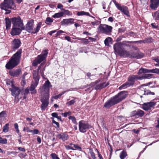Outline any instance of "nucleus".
<instances>
[{
	"instance_id": "27",
	"label": "nucleus",
	"mask_w": 159,
	"mask_h": 159,
	"mask_svg": "<svg viewBox=\"0 0 159 159\" xmlns=\"http://www.w3.org/2000/svg\"><path fill=\"white\" fill-rule=\"evenodd\" d=\"M78 16L85 15L87 16H91L93 18H94L93 17L91 16L90 15V14L89 12H85L84 11H78L77 14Z\"/></svg>"
},
{
	"instance_id": "52",
	"label": "nucleus",
	"mask_w": 159,
	"mask_h": 159,
	"mask_svg": "<svg viewBox=\"0 0 159 159\" xmlns=\"http://www.w3.org/2000/svg\"><path fill=\"white\" fill-rule=\"evenodd\" d=\"M70 112H65V113H62V116H63L65 117H66L67 116V115L70 114Z\"/></svg>"
},
{
	"instance_id": "45",
	"label": "nucleus",
	"mask_w": 159,
	"mask_h": 159,
	"mask_svg": "<svg viewBox=\"0 0 159 159\" xmlns=\"http://www.w3.org/2000/svg\"><path fill=\"white\" fill-rule=\"evenodd\" d=\"M33 134H37L39 133V131L37 129H34L32 130Z\"/></svg>"
},
{
	"instance_id": "9",
	"label": "nucleus",
	"mask_w": 159,
	"mask_h": 159,
	"mask_svg": "<svg viewBox=\"0 0 159 159\" xmlns=\"http://www.w3.org/2000/svg\"><path fill=\"white\" fill-rule=\"evenodd\" d=\"M115 5L117 8L123 13L124 14L128 17L130 16L128 9L124 5L121 6L120 4L117 2L115 3Z\"/></svg>"
},
{
	"instance_id": "34",
	"label": "nucleus",
	"mask_w": 159,
	"mask_h": 159,
	"mask_svg": "<svg viewBox=\"0 0 159 159\" xmlns=\"http://www.w3.org/2000/svg\"><path fill=\"white\" fill-rule=\"evenodd\" d=\"M9 124L8 123L6 124L3 127V131L4 132H7L8 131Z\"/></svg>"
},
{
	"instance_id": "4",
	"label": "nucleus",
	"mask_w": 159,
	"mask_h": 159,
	"mask_svg": "<svg viewBox=\"0 0 159 159\" xmlns=\"http://www.w3.org/2000/svg\"><path fill=\"white\" fill-rule=\"evenodd\" d=\"M12 21L13 26L11 34L12 35H18L24 29L22 21L20 18H14L12 19Z\"/></svg>"
},
{
	"instance_id": "64",
	"label": "nucleus",
	"mask_w": 159,
	"mask_h": 159,
	"mask_svg": "<svg viewBox=\"0 0 159 159\" xmlns=\"http://www.w3.org/2000/svg\"><path fill=\"white\" fill-rule=\"evenodd\" d=\"M134 133L136 134H138L139 132V131L138 130H136L135 129H134L133 130Z\"/></svg>"
},
{
	"instance_id": "55",
	"label": "nucleus",
	"mask_w": 159,
	"mask_h": 159,
	"mask_svg": "<svg viewBox=\"0 0 159 159\" xmlns=\"http://www.w3.org/2000/svg\"><path fill=\"white\" fill-rule=\"evenodd\" d=\"M111 40H104V43L106 45L109 46V41H111Z\"/></svg>"
},
{
	"instance_id": "3",
	"label": "nucleus",
	"mask_w": 159,
	"mask_h": 159,
	"mask_svg": "<svg viewBox=\"0 0 159 159\" xmlns=\"http://www.w3.org/2000/svg\"><path fill=\"white\" fill-rule=\"evenodd\" d=\"M151 72L159 74V69H155L151 70L142 68L140 69L138 73V75H132L129 76L128 79V82L130 85L132 86L134 84L135 81L138 80H141L140 75L144 73Z\"/></svg>"
},
{
	"instance_id": "5",
	"label": "nucleus",
	"mask_w": 159,
	"mask_h": 159,
	"mask_svg": "<svg viewBox=\"0 0 159 159\" xmlns=\"http://www.w3.org/2000/svg\"><path fill=\"white\" fill-rule=\"evenodd\" d=\"M21 52L22 50L20 49L13 55L6 65L7 69H12L18 65L20 60Z\"/></svg>"
},
{
	"instance_id": "6",
	"label": "nucleus",
	"mask_w": 159,
	"mask_h": 159,
	"mask_svg": "<svg viewBox=\"0 0 159 159\" xmlns=\"http://www.w3.org/2000/svg\"><path fill=\"white\" fill-rule=\"evenodd\" d=\"M0 7L2 9L6 11V14L11 13V11L8 9L15 10L16 9L13 0H4L3 2L1 3Z\"/></svg>"
},
{
	"instance_id": "10",
	"label": "nucleus",
	"mask_w": 159,
	"mask_h": 159,
	"mask_svg": "<svg viewBox=\"0 0 159 159\" xmlns=\"http://www.w3.org/2000/svg\"><path fill=\"white\" fill-rule=\"evenodd\" d=\"M126 97V92L125 91H122L113 97L117 103L124 99Z\"/></svg>"
},
{
	"instance_id": "62",
	"label": "nucleus",
	"mask_w": 159,
	"mask_h": 159,
	"mask_svg": "<svg viewBox=\"0 0 159 159\" xmlns=\"http://www.w3.org/2000/svg\"><path fill=\"white\" fill-rule=\"evenodd\" d=\"M108 21H110V22H112L113 21V18L112 17H110L108 19Z\"/></svg>"
},
{
	"instance_id": "53",
	"label": "nucleus",
	"mask_w": 159,
	"mask_h": 159,
	"mask_svg": "<svg viewBox=\"0 0 159 159\" xmlns=\"http://www.w3.org/2000/svg\"><path fill=\"white\" fill-rule=\"evenodd\" d=\"M52 116L57 118V117L58 115L57 113H53L51 114Z\"/></svg>"
},
{
	"instance_id": "33",
	"label": "nucleus",
	"mask_w": 159,
	"mask_h": 159,
	"mask_svg": "<svg viewBox=\"0 0 159 159\" xmlns=\"http://www.w3.org/2000/svg\"><path fill=\"white\" fill-rule=\"evenodd\" d=\"M144 112L143 111L140 110H137V116L139 117H142L144 115Z\"/></svg>"
},
{
	"instance_id": "1",
	"label": "nucleus",
	"mask_w": 159,
	"mask_h": 159,
	"mask_svg": "<svg viewBox=\"0 0 159 159\" xmlns=\"http://www.w3.org/2000/svg\"><path fill=\"white\" fill-rule=\"evenodd\" d=\"M131 43L129 42L123 43H117L114 46V50L117 53L124 57H128L137 59L143 57V53L135 52L134 50L136 49V47L131 44Z\"/></svg>"
},
{
	"instance_id": "30",
	"label": "nucleus",
	"mask_w": 159,
	"mask_h": 159,
	"mask_svg": "<svg viewBox=\"0 0 159 159\" xmlns=\"http://www.w3.org/2000/svg\"><path fill=\"white\" fill-rule=\"evenodd\" d=\"M130 86L129 83L127 81L125 84H123L121 86L119 87V89H121L123 88H126L129 87Z\"/></svg>"
},
{
	"instance_id": "39",
	"label": "nucleus",
	"mask_w": 159,
	"mask_h": 159,
	"mask_svg": "<svg viewBox=\"0 0 159 159\" xmlns=\"http://www.w3.org/2000/svg\"><path fill=\"white\" fill-rule=\"evenodd\" d=\"M51 156L52 159H60V158L57 157V156L54 153H52L51 154Z\"/></svg>"
},
{
	"instance_id": "17",
	"label": "nucleus",
	"mask_w": 159,
	"mask_h": 159,
	"mask_svg": "<svg viewBox=\"0 0 159 159\" xmlns=\"http://www.w3.org/2000/svg\"><path fill=\"white\" fill-rule=\"evenodd\" d=\"M42 64H41L38 67L37 70H34L33 72V78L35 82H39V76L38 75V72L39 70L40 69Z\"/></svg>"
},
{
	"instance_id": "63",
	"label": "nucleus",
	"mask_w": 159,
	"mask_h": 159,
	"mask_svg": "<svg viewBox=\"0 0 159 159\" xmlns=\"http://www.w3.org/2000/svg\"><path fill=\"white\" fill-rule=\"evenodd\" d=\"M56 30H53V31H50V32L49 33V34L50 35H52V34L55 33L56 32Z\"/></svg>"
},
{
	"instance_id": "7",
	"label": "nucleus",
	"mask_w": 159,
	"mask_h": 159,
	"mask_svg": "<svg viewBox=\"0 0 159 159\" xmlns=\"http://www.w3.org/2000/svg\"><path fill=\"white\" fill-rule=\"evenodd\" d=\"M112 27L105 24H101L97 28V32L109 35L111 34Z\"/></svg>"
},
{
	"instance_id": "60",
	"label": "nucleus",
	"mask_w": 159,
	"mask_h": 159,
	"mask_svg": "<svg viewBox=\"0 0 159 159\" xmlns=\"http://www.w3.org/2000/svg\"><path fill=\"white\" fill-rule=\"evenodd\" d=\"M11 154H12L13 155H15L16 153L15 152H7V154L8 155H10Z\"/></svg>"
},
{
	"instance_id": "24",
	"label": "nucleus",
	"mask_w": 159,
	"mask_h": 159,
	"mask_svg": "<svg viewBox=\"0 0 159 159\" xmlns=\"http://www.w3.org/2000/svg\"><path fill=\"white\" fill-rule=\"evenodd\" d=\"M109 84V83H103L96 86L95 89L96 90L102 89Z\"/></svg>"
},
{
	"instance_id": "43",
	"label": "nucleus",
	"mask_w": 159,
	"mask_h": 159,
	"mask_svg": "<svg viewBox=\"0 0 159 159\" xmlns=\"http://www.w3.org/2000/svg\"><path fill=\"white\" fill-rule=\"evenodd\" d=\"M91 24L93 25H97L98 24V20H95L94 21L91 22Z\"/></svg>"
},
{
	"instance_id": "29",
	"label": "nucleus",
	"mask_w": 159,
	"mask_h": 159,
	"mask_svg": "<svg viewBox=\"0 0 159 159\" xmlns=\"http://www.w3.org/2000/svg\"><path fill=\"white\" fill-rule=\"evenodd\" d=\"M64 15V13L62 12H58L56 13L52 16V17L54 18H58Z\"/></svg>"
},
{
	"instance_id": "23",
	"label": "nucleus",
	"mask_w": 159,
	"mask_h": 159,
	"mask_svg": "<svg viewBox=\"0 0 159 159\" xmlns=\"http://www.w3.org/2000/svg\"><path fill=\"white\" fill-rule=\"evenodd\" d=\"M20 40H13L12 44L13 49H17L20 47Z\"/></svg>"
},
{
	"instance_id": "8",
	"label": "nucleus",
	"mask_w": 159,
	"mask_h": 159,
	"mask_svg": "<svg viewBox=\"0 0 159 159\" xmlns=\"http://www.w3.org/2000/svg\"><path fill=\"white\" fill-rule=\"evenodd\" d=\"M79 127L80 132L82 133H85L87 129L92 127L87 122L84 120H81L79 122Z\"/></svg>"
},
{
	"instance_id": "18",
	"label": "nucleus",
	"mask_w": 159,
	"mask_h": 159,
	"mask_svg": "<svg viewBox=\"0 0 159 159\" xmlns=\"http://www.w3.org/2000/svg\"><path fill=\"white\" fill-rule=\"evenodd\" d=\"M21 72V70L20 69L9 71L10 75L14 77H17L20 74Z\"/></svg>"
},
{
	"instance_id": "20",
	"label": "nucleus",
	"mask_w": 159,
	"mask_h": 159,
	"mask_svg": "<svg viewBox=\"0 0 159 159\" xmlns=\"http://www.w3.org/2000/svg\"><path fill=\"white\" fill-rule=\"evenodd\" d=\"M7 114L5 111H3L0 113V124L1 125L3 121L6 119Z\"/></svg>"
},
{
	"instance_id": "25",
	"label": "nucleus",
	"mask_w": 159,
	"mask_h": 159,
	"mask_svg": "<svg viewBox=\"0 0 159 159\" xmlns=\"http://www.w3.org/2000/svg\"><path fill=\"white\" fill-rule=\"evenodd\" d=\"M6 21V29L7 30L10 28L11 21V20L8 18H6L5 19Z\"/></svg>"
},
{
	"instance_id": "48",
	"label": "nucleus",
	"mask_w": 159,
	"mask_h": 159,
	"mask_svg": "<svg viewBox=\"0 0 159 159\" xmlns=\"http://www.w3.org/2000/svg\"><path fill=\"white\" fill-rule=\"evenodd\" d=\"M65 147L66 148L67 150H74V149L71 147L69 145L66 146Z\"/></svg>"
},
{
	"instance_id": "21",
	"label": "nucleus",
	"mask_w": 159,
	"mask_h": 159,
	"mask_svg": "<svg viewBox=\"0 0 159 159\" xmlns=\"http://www.w3.org/2000/svg\"><path fill=\"white\" fill-rule=\"evenodd\" d=\"M57 137L59 139H61L63 141L67 140L69 138L68 135L64 133H61L58 134Z\"/></svg>"
},
{
	"instance_id": "57",
	"label": "nucleus",
	"mask_w": 159,
	"mask_h": 159,
	"mask_svg": "<svg viewBox=\"0 0 159 159\" xmlns=\"http://www.w3.org/2000/svg\"><path fill=\"white\" fill-rule=\"evenodd\" d=\"M64 11L65 12L66 15H68L70 14V12L69 11L67 10H66L65 9L64 10Z\"/></svg>"
},
{
	"instance_id": "49",
	"label": "nucleus",
	"mask_w": 159,
	"mask_h": 159,
	"mask_svg": "<svg viewBox=\"0 0 159 159\" xmlns=\"http://www.w3.org/2000/svg\"><path fill=\"white\" fill-rule=\"evenodd\" d=\"M63 32H64L63 31H62V30H59V31L56 33V36H58V35H60V34H61L62 33H63Z\"/></svg>"
},
{
	"instance_id": "22",
	"label": "nucleus",
	"mask_w": 159,
	"mask_h": 159,
	"mask_svg": "<svg viewBox=\"0 0 159 159\" xmlns=\"http://www.w3.org/2000/svg\"><path fill=\"white\" fill-rule=\"evenodd\" d=\"M74 19L73 18L65 19L63 20L62 23L64 25H70L74 23Z\"/></svg>"
},
{
	"instance_id": "36",
	"label": "nucleus",
	"mask_w": 159,
	"mask_h": 159,
	"mask_svg": "<svg viewBox=\"0 0 159 159\" xmlns=\"http://www.w3.org/2000/svg\"><path fill=\"white\" fill-rule=\"evenodd\" d=\"M76 98H75L74 99L71 100L69 102H67L66 103V104L68 106H70L74 104L75 102L76 101V100H75Z\"/></svg>"
},
{
	"instance_id": "28",
	"label": "nucleus",
	"mask_w": 159,
	"mask_h": 159,
	"mask_svg": "<svg viewBox=\"0 0 159 159\" xmlns=\"http://www.w3.org/2000/svg\"><path fill=\"white\" fill-rule=\"evenodd\" d=\"M127 154L125 150H123L120 154V157L121 159H124L126 156Z\"/></svg>"
},
{
	"instance_id": "58",
	"label": "nucleus",
	"mask_w": 159,
	"mask_h": 159,
	"mask_svg": "<svg viewBox=\"0 0 159 159\" xmlns=\"http://www.w3.org/2000/svg\"><path fill=\"white\" fill-rule=\"evenodd\" d=\"M18 149L22 152H25V149L24 148L22 147H19L18 148Z\"/></svg>"
},
{
	"instance_id": "32",
	"label": "nucleus",
	"mask_w": 159,
	"mask_h": 159,
	"mask_svg": "<svg viewBox=\"0 0 159 159\" xmlns=\"http://www.w3.org/2000/svg\"><path fill=\"white\" fill-rule=\"evenodd\" d=\"M42 23L41 22L39 23L37 26L36 28V29H34V33L35 34L38 32L41 26V25Z\"/></svg>"
},
{
	"instance_id": "41",
	"label": "nucleus",
	"mask_w": 159,
	"mask_h": 159,
	"mask_svg": "<svg viewBox=\"0 0 159 159\" xmlns=\"http://www.w3.org/2000/svg\"><path fill=\"white\" fill-rule=\"evenodd\" d=\"M40 63H39V61L36 59L33 61V65L34 66H36Z\"/></svg>"
},
{
	"instance_id": "2",
	"label": "nucleus",
	"mask_w": 159,
	"mask_h": 159,
	"mask_svg": "<svg viewBox=\"0 0 159 159\" xmlns=\"http://www.w3.org/2000/svg\"><path fill=\"white\" fill-rule=\"evenodd\" d=\"M50 84L49 81L47 80L39 89V92L41 96V101L42 102L41 108L42 110L45 109L49 103Z\"/></svg>"
},
{
	"instance_id": "31",
	"label": "nucleus",
	"mask_w": 159,
	"mask_h": 159,
	"mask_svg": "<svg viewBox=\"0 0 159 159\" xmlns=\"http://www.w3.org/2000/svg\"><path fill=\"white\" fill-rule=\"evenodd\" d=\"M152 16L153 18L155 20H157L159 19V11H158L155 12L154 14L152 15Z\"/></svg>"
},
{
	"instance_id": "44",
	"label": "nucleus",
	"mask_w": 159,
	"mask_h": 159,
	"mask_svg": "<svg viewBox=\"0 0 159 159\" xmlns=\"http://www.w3.org/2000/svg\"><path fill=\"white\" fill-rule=\"evenodd\" d=\"M57 7L58 8L60 9H61V10H64V9L63 8V5L60 3H59L58 4Z\"/></svg>"
},
{
	"instance_id": "51",
	"label": "nucleus",
	"mask_w": 159,
	"mask_h": 159,
	"mask_svg": "<svg viewBox=\"0 0 159 159\" xmlns=\"http://www.w3.org/2000/svg\"><path fill=\"white\" fill-rule=\"evenodd\" d=\"M137 111H133L132 113V116H137Z\"/></svg>"
},
{
	"instance_id": "59",
	"label": "nucleus",
	"mask_w": 159,
	"mask_h": 159,
	"mask_svg": "<svg viewBox=\"0 0 159 159\" xmlns=\"http://www.w3.org/2000/svg\"><path fill=\"white\" fill-rule=\"evenodd\" d=\"M29 90L28 89H26L25 91V94H27L29 93Z\"/></svg>"
},
{
	"instance_id": "61",
	"label": "nucleus",
	"mask_w": 159,
	"mask_h": 159,
	"mask_svg": "<svg viewBox=\"0 0 159 159\" xmlns=\"http://www.w3.org/2000/svg\"><path fill=\"white\" fill-rule=\"evenodd\" d=\"M14 126L15 128L16 129H17L18 128V125L16 123L14 125Z\"/></svg>"
},
{
	"instance_id": "56",
	"label": "nucleus",
	"mask_w": 159,
	"mask_h": 159,
	"mask_svg": "<svg viewBox=\"0 0 159 159\" xmlns=\"http://www.w3.org/2000/svg\"><path fill=\"white\" fill-rule=\"evenodd\" d=\"M26 131L28 132H32V130L29 129L28 127H26Z\"/></svg>"
},
{
	"instance_id": "16",
	"label": "nucleus",
	"mask_w": 159,
	"mask_h": 159,
	"mask_svg": "<svg viewBox=\"0 0 159 159\" xmlns=\"http://www.w3.org/2000/svg\"><path fill=\"white\" fill-rule=\"evenodd\" d=\"M159 6V0H151L150 7L154 10L156 9Z\"/></svg>"
},
{
	"instance_id": "37",
	"label": "nucleus",
	"mask_w": 159,
	"mask_h": 159,
	"mask_svg": "<svg viewBox=\"0 0 159 159\" xmlns=\"http://www.w3.org/2000/svg\"><path fill=\"white\" fill-rule=\"evenodd\" d=\"M53 22V20L50 17H48L45 20V23L47 24H49Z\"/></svg>"
},
{
	"instance_id": "42",
	"label": "nucleus",
	"mask_w": 159,
	"mask_h": 159,
	"mask_svg": "<svg viewBox=\"0 0 159 159\" xmlns=\"http://www.w3.org/2000/svg\"><path fill=\"white\" fill-rule=\"evenodd\" d=\"M126 28L125 27H122L119 29L118 31L120 33L124 32Z\"/></svg>"
},
{
	"instance_id": "46",
	"label": "nucleus",
	"mask_w": 159,
	"mask_h": 159,
	"mask_svg": "<svg viewBox=\"0 0 159 159\" xmlns=\"http://www.w3.org/2000/svg\"><path fill=\"white\" fill-rule=\"evenodd\" d=\"M152 26L154 28H157L158 27V25L155 23H152L151 24Z\"/></svg>"
},
{
	"instance_id": "35",
	"label": "nucleus",
	"mask_w": 159,
	"mask_h": 159,
	"mask_svg": "<svg viewBox=\"0 0 159 159\" xmlns=\"http://www.w3.org/2000/svg\"><path fill=\"white\" fill-rule=\"evenodd\" d=\"M7 140L6 139H3L0 137V143L6 144L7 143Z\"/></svg>"
},
{
	"instance_id": "14",
	"label": "nucleus",
	"mask_w": 159,
	"mask_h": 159,
	"mask_svg": "<svg viewBox=\"0 0 159 159\" xmlns=\"http://www.w3.org/2000/svg\"><path fill=\"white\" fill-rule=\"evenodd\" d=\"M9 90L12 92V95L15 98L18 96L20 93V90L17 87L13 86L12 88L9 89Z\"/></svg>"
},
{
	"instance_id": "13",
	"label": "nucleus",
	"mask_w": 159,
	"mask_h": 159,
	"mask_svg": "<svg viewBox=\"0 0 159 159\" xmlns=\"http://www.w3.org/2000/svg\"><path fill=\"white\" fill-rule=\"evenodd\" d=\"M34 20H31L29 21L26 25L25 30L30 33H34V29H33Z\"/></svg>"
},
{
	"instance_id": "47",
	"label": "nucleus",
	"mask_w": 159,
	"mask_h": 159,
	"mask_svg": "<svg viewBox=\"0 0 159 159\" xmlns=\"http://www.w3.org/2000/svg\"><path fill=\"white\" fill-rule=\"evenodd\" d=\"M61 96V94H59L57 95H56L55 96H54V97H52L51 99V100H52V98H54V99H57V98H59Z\"/></svg>"
},
{
	"instance_id": "50",
	"label": "nucleus",
	"mask_w": 159,
	"mask_h": 159,
	"mask_svg": "<svg viewBox=\"0 0 159 159\" xmlns=\"http://www.w3.org/2000/svg\"><path fill=\"white\" fill-rule=\"evenodd\" d=\"M91 157L93 159H95L96 157L94 153L93 152H90Z\"/></svg>"
},
{
	"instance_id": "54",
	"label": "nucleus",
	"mask_w": 159,
	"mask_h": 159,
	"mask_svg": "<svg viewBox=\"0 0 159 159\" xmlns=\"http://www.w3.org/2000/svg\"><path fill=\"white\" fill-rule=\"evenodd\" d=\"M52 123L54 124H55L58 127H59V124L56 121L54 120H52Z\"/></svg>"
},
{
	"instance_id": "40",
	"label": "nucleus",
	"mask_w": 159,
	"mask_h": 159,
	"mask_svg": "<svg viewBox=\"0 0 159 159\" xmlns=\"http://www.w3.org/2000/svg\"><path fill=\"white\" fill-rule=\"evenodd\" d=\"M74 147L75 148V149H74V150H78L80 151H81V148L77 144H74L73 145Z\"/></svg>"
},
{
	"instance_id": "11",
	"label": "nucleus",
	"mask_w": 159,
	"mask_h": 159,
	"mask_svg": "<svg viewBox=\"0 0 159 159\" xmlns=\"http://www.w3.org/2000/svg\"><path fill=\"white\" fill-rule=\"evenodd\" d=\"M156 103L152 102L144 103L142 105V108L145 111L151 110L155 105Z\"/></svg>"
},
{
	"instance_id": "15",
	"label": "nucleus",
	"mask_w": 159,
	"mask_h": 159,
	"mask_svg": "<svg viewBox=\"0 0 159 159\" xmlns=\"http://www.w3.org/2000/svg\"><path fill=\"white\" fill-rule=\"evenodd\" d=\"M117 104L113 97L107 101L104 105V107L108 108L111 106Z\"/></svg>"
},
{
	"instance_id": "19",
	"label": "nucleus",
	"mask_w": 159,
	"mask_h": 159,
	"mask_svg": "<svg viewBox=\"0 0 159 159\" xmlns=\"http://www.w3.org/2000/svg\"><path fill=\"white\" fill-rule=\"evenodd\" d=\"M38 83L34 81V82L31 85L29 89V90L31 91V93L34 94L36 93V91L35 89L38 85Z\"/></svg>"
},
{
	"instance_id": "12",
	"label": "nucleus",
	"mask_w": 159,
	"mask_h": 159,
	"mask_svg": "<svg viewBox=\"0 0 159 159\" xmlns=\"http://www.w3.org/2000/svg\"><path fill=\"white\" fill-rule=\"evenodd\" d=\"M48 53V50L45 49L43 50L42 54L38 56L37 59L39 61V63H41L42 61L45 60L47 57Z\"/></svg>"
},
{
	"instance_id": "26",
	"label": "nucleus",
	"mask_w": 159,
	"mask_h": 159,
	"mask_svg": "<svg viewBox=\"0 0 159 159\" xmlns=\"http://www.w3.org/2000/svg\"><path fill=\"white\" fill-rule=\"evenodd\" d=\"M145 73H143L142 74L140 75V77L141 79V80L146 79H149L151 77L152 75L150 74H144Z\"/></svg>"
},
{
	"instance_id": "38",
	"label": "nucleus",
	"mask_w": 159,
	"mask_h": 159,
	"mask_svg": "<svg viewBox=\"0 0 159 159\" xmlns=\"http://www.w3.org/2000/svg\"><path fill=\"white\" fill-rule=\"evenodd\" d=\"M69 119L71 120L73 123L75 124L76 123V120L75 117L70 116L69 117Z\"/></svg>"
}]
</instances>
